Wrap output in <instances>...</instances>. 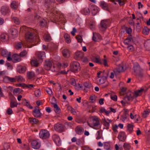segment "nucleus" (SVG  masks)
Returning <instances> with one entry per match:
<instances>
[{"label": "nucleus", "instance_id": "obj_35", "mask_svg": "<svg viewBox=\"0 0 150 150\" xmlns=\"http://www.w3.org/2000/svg\"><path fill=\"white\" fill-rule=\"evenodd\" d=\"M1 55L4 57H6L8 55V52L6 49H3L1 52Z\"/></svg>", "mask_w": 150, "mask_h": 150}, {"label": "nucleus", "instance_id": "obj_9", "mask_svg": "<svg viewBox=\"0 0 150 150\" xmlns=\"http://www.w3.org/2000/svg\"><path fill=\"white\" fill-rule=\"evenodd\" d=\"M92 125L94 127L97 126L100 124L98 118L97 117H93L92 119Z\"/></svg>", "mask_w": 150, "mask_h": 150}, {"label": "nucleus", "instance_id": "obj_51", "mask_svg": "<svg viewBox=\"0 0 150 150\" xmlns=\"http://www.w3.org/2000/svg\"><path fill=\"white\" fill-rule=\"evenodd\" d=\"M110 98L112 100L115 101H117V96L116 95H111Z\"/></svg>", "mask_w": 150, "mask_h": 150}, {"label": "nucleus", "instance_id": "obj_30", "mask_svg": "<svg viewBox=\"0 0 150 150\" xmlns=\"http://www.w3.org/2000/svg\"><path fill=\"white\" fill-rule=\"evenodd\" d=\"M54 110L56 113H59L60 112V109L57 104H54Z\"/></svg>", "mask_w": 150, "mask_h": 150}, {"label": "nucleus", "instance_id": "obj_62", "mask_svg": "<svg viewBox=\"0 0 150 150\" xmlns=\"http://www.w3.org/2000/svg\"><path fill=\"white\" fill-rule=\"evenodd\" d=\"M15 78H16V80L19 82V81H21L23 77L21 76H16Z\"/></svg>", "mask_w": 150, "mask_h": 150}, {"label": "nucleus", "instance_id": "obj_47", "mask_svg": "<svg viewBox=\"0 0 150 150\" xmlns=\"http://www.w3.org/2000/svg\"><path fill=\"white\" fill-rule=\"evenodd\" d=\"M84 85L85 87L86 88H89L91 86V84L88 82H85Z\"/></svg>", "mask_w": 150, "mask_h": 150}, {"label": "nucleus", "instance_id": "obj_38", "mask_svg": "<svg viewBox=\"0 0 150 150\" xmlns=\"http://www.w3.org/2000/svg\"><path fill=\"white\" fill-rule=\"evenodd\" d=\"M107 79L104 77H101L99 80V82L100 84H102L104 83L106 81Z\"/></svg>", "mask_w": 150, "mask_h": 150}, {"label": "nucleus", "instance_id": "obj_13", "mask_svg": "<svg viewBox=\"0 0 150 150\" xmlns=\"http://www.w3.org/2000/svg\"><path fill=\"white\" fill-rule=\"evenodd\" d=\"M100 6L103 9L108 11V5L103 1H102L100 3Z\"/></svg>", "mask_w": 150, "mask_h": 150}, {"label": "nucleus", "instance_id": "obj_37", "mask_svg": "<svg viewBox=\"0 0 150 150\" xmlns=\"http://www.w3.org/2000/svg\"><path fill=\"white\" fill-rule=\"evenodd\" d=\"M11 8L14 9H16L18 7V6L16 2L15 1H13L11 4Z\"/></svg>", "mask_w": 150, "mask_h": 150}, {"label": "nucleus", "instance_id": "obj_16", "mask_svg": "<svg viewBox=\"0 0 150 150\" xmlns=\"http://www.w3.org/2000/svg\"><path fill=\"white\" fill-rule=\"evenodd\" d=\"M55 2V0H45L44 5L47 8H50V5L51 3H54Z\"/></svg>", "mask_w": 150, "mask_h": 150}, {"label": "nucleus", "instance_id": "obj_64", "mask_svg": "<svg viewBox=\"0 0 150 150\" xmlns=\"http://www.w3.org/2000/svg\"><path fill=\"white\" fill-rule=\"evenodd\" d=\"M118 128V127L117 125H115V126L113 127L112 129L115 132V133L117 132V129Z\"/></svg>", "mask_w": 150, "mask_h": 150}, {"label": "nucleus", "instance_id": "obj_24", "mask_svg": "<svg viewBox=\"0 0 150 150\" xmlns=\"http://www.w3.org/2000/svg\"><path fill=\"white\" fill-rule=\"evenodd\" d=\"M28 120L29 122L32 125L36 124L38 122V120L35 118H29Z\"/></svg>", "mask_w": 150, "mask_h": 150}, {"label": "nucleus", "instance_id": "obj_53", "mask_svg": "<svg viewBox=\"0 0 150 150\" xmlns=\"http://www.w3.org/2000/svg\"><path fill=\"white\" fill-rule=\"evenodd\" d=\"M149 113V112L148 111H144L143 114H142V116L143 117L145 118L146 117L147 115H148Z\"/></svg>", "mask_w": 150, "mask_h": 150}, {"label": "nucleus", "instance_id": "obj_8", "mask_svg": "<svg viewBox=\"0 0 150 150\" xmlns=\"http://www.w3.org/2000/svg\"><path fill=\"white\" fill-rule=\"evenodd\" d=\"M133 93L131 92H129L127 94V95L124 98V99L125 100L128 101H132L133 99L134 98V95L132 96Z\"/></svg>", "mask_w": 150, "mask_h": 150}, {"label": "nucleus", "instance_id": "obj_41", "mask_svg": "<svg viewBox=\"0 0 150 150\" xmlns=\"http://www.w3.org/2000/svg\"><path fill=\"white\" fill-rule=\"evenodd\" d=\"M21 147L24 150H28L30 149L29 145L25 144H22Z\"/></svg>", "mask_w": 150, "mask_h": 150}, {"label": "nucleus", "instance_id": "obj_21", "mask_svg": "<svg viewBox=\"0 0 150 150\" xmlns=\"http://www.w3.org/2000/svg\"><path fill=\"white\" fill-rule=\"evenodd\" d=\"M52 139L55 142L59 143L60 142V138L59 137L57 134H54L52 136Z\"/></svg>", "mask_w": 150, "mask_h": 150}, {"label": "nucleus", "instance_id": "obj_27", "mask_svg": "<svg viewBox=\"0 0 150 150\" xmlns=\"http://www.w3.org/2000/svg\"><path fill=\"white\" fill-rule=\"evenodd\" d=\"M81 11L82 13L85 15H88L90 13L89 8H86L83 9Z\"/></svg>", "mask_w": 150, "mask_h": 150}, {"label": "nucleus", "instance_id": "obj_45", "mask_svg": "<svg viewBox=\"0 0 150 150\" xmlns=\"http://www.w3.org/2000/svg\"><path fill=\"white\" fill-rule=\"evenodd\" d=\"M134 71L140 70V66L137 63L135 64V65L134 66Z\"/></svg>", "mask_w": 150, "mask_h": 150}, {"label": "nucleus", "instance_id": "obj_43", "mask_svg": "<svg viewBox=\"0 0 150 150\" xmlns=\"http://www.w3.org/2000/svg\"><path fill=\"white\" fill-rule=\"evenodd\" d=\"M95 58V61H94V62H95L96 63H99L100 64H102L103 63L102 62H101L100 59L99 57L98 56L96 57Z\"/></svg>", "mask_w": 150, "mask_h": 150}, {"label": "nucleus", "instance_id": "obj_25", "mask_svg": "<svg viewBox=\"0 0 150 150\" xmlns=\"http://www.w3.org/2000/svg\"><path fill=\"white\" fill-rule=\"evenodd\" d=\"M99 34H98L96 33H93V36L92 37V39L95 42L98 41V40L99 39Z\"/></svg>", "mask_w": 150, "mask_h": 150}, {"label": "nucleus", "instance_id": "obj_18", "mask_svg": "<svg viewBox=\"0 0 150 150\" xmlns=\"http://www.w3.org/2000/svg\"><path fill=\"white\" fill-rule=\"evenodd\" d=\"M126 69L125 67L121 66L116 69V71L119 73L124 72Z\"/></svg>", "mask_w": 150, "mask_h": 150}, {"label": "nucleus", "instance_id": "obj_56", "mask_svg": "<svg viewBox=\"0 0 150 150\" xmlns=\"http://www.w3.org/2000/svg\"><path fill=\"white\" fill-rule=\"evenodd\" d=\"M98 135L96 139H99L101 138V132L98 131L97 132Z\"/></svg>", "mask_w": 150, "mask_h": 150}, {"label": "nucleus", "instance_id": "obj_58", "mask_svg": "<svg viewBox=\"0 0 150 150\" xmlns=\"http://www.w3.org/2000/svg\"><path fill=\"white\" fill-rule=\"evenodd\" d=\"M16 32L17 30L15 29L11 30H10V33H11V34L13 35H16Z\"/></svg>", "mask_w": 150, "mask_h": 150}, {"label": "nucleus", "instance_id": "obj_54", "mask_svg": "<svg viewBox=\"0 0 150 150\" xmlns=\"http://www.w3.org/2000/svg\"><path fill=\"white\" fill-rule=\"evenodd\" d=\"M76 38L78 42L81 43L82 41V38L81 36H78L76 37Z\"/></svg>", "mask_w": 150, "mask_h": 150}, {"label": "nucleus", "instance_id": "obj_63", "mask_svg": "<svg viewBox=\"0 0 150 150\" xmlns=\"http://www.w3.org/2000/svg\"><path fill=\"white\" fill-rule=\"evenodd\" d=\"M127 48L129 50L131 51H133L134 50V47L132 45H131L129 46H128Z\"/></svg>", "mask_w": 150, "mask_h": 150}, {"label": "nucleus", "instance_id": "obj_44", "mask_svg": "<svg viewBox=\"0 0 150 150\" xmlns=\"http://www.w3.org/2000/svg\"><path fill=\"white\" fill-rule=\"evenodd\" d=\"M31 64L32 65H33L34 66L37 67L38 65L37 61L35 60H33L31 61Z\"/></svg>", "mask_w": 150, "mask_h": 150}, {"label": "nucleus", "instance_id": "obj_10", "mask_svg": "<svg viewBox=\"0 0 150 150\" xmlns=\"http://www.w3.org/2000/svg\"><path fill=\"white\" fill-rule=\"evenodd\" d=\"M31 145L33 148L35 149H39L40 146V144L36 140H33L32 142Z\"/></svg>", "mask_w": 150, "mask_h": 150}, {"label": "nucleus", "instance_id": "obj_2", "mask_svg": "<svg viewBox=\"0 0 150 150\" xmlns=\"http://www.w3.org/2000/svg\"><path fill=\"white\" fill-rule=\"evenodd\" d=\"M71 70L74 73L77 72L80 70V65L77 62H74L70 64Z\"/></svg>", "mask_w": 150, "mask_h": 150}, {"label": "nucleus", "instance_id": "obj_29", "mask_svg": "<svg viewBox=\"0 0 150 150\" xmlns=\"http://www.w3.org/2000/svg\"><path fill=\"white\" fill-rule=\"evenodd\" d=\"M149 29L146 27H145L142 30L143 34L144 35H147L149 31Z\"/></svg>", "mask_w": 150, "mask_h": 150}, {"label": "nucleus", "instance_id": "obj_48", "mask_svg": "<svg viewBox=\"0 0 150 150\" xmlns=\"http://www.w3.org/2000/svg\"><path fill=\"white\" fill-rule=\"evenodd\" d=\"M13 20L16 24L18 25L19 24V21L17 17H14L13 18Z\"/></svg>", "mask_w": 150, "mask_h": 150}, {"label": "nucleus", "instance_id": "obj_3", "mask_svg": "<svg viewBox=\"0 0 150 150\" xmlns=\"http://www.w3.org/2000/svg\"><path fill=\"white\" fill-rule=\"evenodd\" d=\"M39 136L42 139H46L49 138L50 136L49 132L46 129H42L40 132Z\"/></svg>", "mask_w": 150, "mask_h": 150}, {"label": "nucleus", "instance_id": "obj_57", "mask_svg": "<svg viewBox=\"0 0 150 150\" xmlns=\"http://www.w3.org/2000/svg\"><path fill=\"white\" fill-rule=\"evenodd\" d=\"M27 54V52L25 50H23V51L21 52L20 53V57H24Z\"/></svg>", "mask_w": 150, "mask_h": 150}, {"label": "nucleus", "instance_id": "obj_5", "mask_svg": "<svg viewBox=\"0 0 150 150\" xmlns=\"http://www.w3.org/2000/svg\"><path fill=\"white\" fill-rule=\"evenodd\" d=\"M52 61L50 59L45 60L44 64L45 69L47 70H50L52 67Z\"/></svg>", "mask_w": 150, "mask_h": 150}, {"label": "nucleus", "instance_id": "obj_34", "mask_svg": "<svg viewBox=\"0 0 150 150\" xmlns=\"http://www.w3.org/2000/svg\"><path fill=\"white\" fill-rule=\"evenodd\" d=\"M17 105V103L14 101L11 100L10 101V107L11 108H13L14 107H16Z\"/></svg>", "mask_w": 150, "mask_h": 150}, {"label": "nucleus", "instance_id": "obj_17", "mask_svg": "<svg viewBox=\"0 0 150 150\" xmlns=\"http://www.w3.org/2000/svg\"><path fill=\"white\" fill-rule=\"evenodd\" d=\"M84 131L82 127L77 126L75 128V131L76 134H81Z\"/></svg>", "mask_w": 150, "mask_h": 150}, {"label": "nucleus", "instance_id": "obj_36", "mask_svg": "<svg viewBox=\"0 0 150 150\" xmlns=\"http://www.w3.org/2000/svg\"><path fill=\"white\" fill-rule=\"evenodd\" d=\"M39 23L40 25L42 27L45 26L46 23L45 20L43 19H41L39 21Z\"/></svg>", "mask_w": 150, "mask_h": 150}, {"label": "nucleus", "instance_id": "obj_46", "mask_svg": "<svg viewBox=\"0 0 150 150\" xmlns=\"http://www.w3.org/2000/svg\"><path fill=\"white\" fill-rule=\"evenodd\" d=\"M23 44L21 42H19L17 43L16 46V48L17 49H19L22 47Z\"/></svg>", "mask_w": 150, "mask_h": 150}, {"label": "nucleus", "instance_id": "obj_61", "mask_svg": "<svg viewBox=\"0 0 150 150\" xmlns=\"http://www.w3.org/2000/svg\"><path fill=\"white\" fill-rule=\"evenodd\" d=\"M46 91L48 94L49 95L52 94V91L50 88H47L46 89Z\"/></svg>", "mask_w": 150, "mask_h": 150}, {"label": "nucleus", "instance_id": "obj_22", "mask_svg": "<svg viewBox=\"0 0 150 150\" xmlns=\"http://www.w3.org/2000/svg\"><path fill=\"white\" fill-rule=\"evenodd\" d=\"M63 56L65 57H68L69 56V51L67 49H64L62 51Z\"/></svg>", "mask_w": 150, "mask_h": 150}, {"label": "nucleus", "instance_id": "obj_4", "mask_svg": "<svg viewBox=\"0 0 150 150\" xmlns=\"http://www.w3.org/2000/svg\"><path fill=\"white\" fill-rule=\"evenodd\" d=\"M54 128L56 131L60 133L64 131V125L61 123H57L55 124Z\"/></svg>", "mask_w": 150, "mask_h": 150}, {"label": "nucleus", "instance_id": "obj_33", "mask_svg": "<svg viewBox=\"0 0 150 150\" xmlns=\"http://www.w3.org/2000/svg\"><path fill=\"white\" fill-rule=\"evenodd\" d=\"M55 14V18L57 19V20H55L56 21L59 20V19H60L63 16V15L61 14H60V13H59L58 11H56Z\"/></svg>", "mask_w": 150, "mask_h": 150}, {"label": "nucleus", "instance_id": "obj_7", "mask_svg": "<svg viewBox=\"0 0 150 150\" xmlns=\"http://www.w3.org/2000/svg\"><path fill=\"white\" fill-rule=\"evenodd\" d=\"M33 115L36 117H40L41 116V114L38 107H35L33 111Z\"/></svg>", "mask_w": 150, "mask_h": 150}, {"label": "nucleus", "instance_id": "obj_19", "mask_svg": "<svg viewBox=\"0 0 150 150\" xmlns=\"http://www.w3.org/2000/svg\"><path fill=\"white\" fill-rule=\"evenodd\" d=\"M90 8L91 10L92 14L95 15L98 12L97 8L95 6H91L90 7Z\"/></svg>", "mask_w": 150, "mask_h": 150}, {"label": "nucleus", "instance_id": "obj_32", "mask_svg": "<svg viewBox=\"0 0 150 150\" xmlns=\"http://www.w3.org/2000/svg\"><path fill=\"white\" fill-rule=\"evenodd\" d=\"M133 127V125L131 124H128L127 125V130L130 133H131L132 132Z\"/></svg>", "mask_w": 150, "mask_h": 150}, {"label": "nucleus", "instance_id": "obj_26", "mask_svg": "<svg viewBox=\"0 0 150 150\" xmlns=\"http://www.w3.org/2000/svg\"><path fill=\"white\" fill-rule=\"evenodd\" d=\"M8 80L11 82H14L16 81V78H15V77L14 78H11L8 76H6L4 79V80Z\"/></svg>", "mask_w": 150, "mask_h": 150}, {"label": "nucleus", "instance_id": "obj_12", "mask_svg": "<svg viewBox=\"0 0 150 150\" xmlns=\"http://www.w3.org/2000/svg\"><path fill=\"white\" fill-rule=\"evenodd\" d=\"M118 138L121 141L124 142L126 139L125 133L123 132H120L118 134Z\"/></svg>", "mask_w": 150, "mask_h": 150}, {"label": "nucleus", "instance_id": "obj_20", "mask_svg": "<svg viewBox=\"0 0 150 150\" xmlns=\"http://www.w3.org/2000/svg\"><path fill=\"white\" fill-rule=\"evenodd\" d=\"M134 72H135L136 76L138 79L141 78L143 77L144 74L140 70H138Z\"/></svg>", "mask_w": 150, "mask_h": 150}, {"label": "nucleus", "instance_id": "obj_40", "mask_svg": "<svg viewBox=\"0 0 150 150\" xmlns=\"http://www.w3.org/2000/svg\"><path fill=\"white\" fill-rule=\"evenodd\" d=\"M45 54L44 52H39L38 54V57L41 59H43L44 57H45Z\"/></svg>", "mask_w": 150, "mask_h": 150}, {"label": "nucleus", "instance_id": "obj_1", "mask_svg": "<svg viewBox=\"0 0 150 150\" xmlns=\"http://www.w3.org/2000/svg\"><path fill=\"white\" fill-rule=\"evenodd\" d=\"M25 38L28 42H32L34 41L35 39H37V41L39 40L37 36H35L33 30H30V31L27 32L25 34Z\"/></svg>", "mask_w": 150, "mask_h": 150}, {"label": "nucleus", "instance_id": "obj_49", "mask_svg": "<svg viewBox=\"0 0 150 150\" xmlns=\"http://www.w3.org/2000/svg\"><path fill=\"white\" fill-rule=\"evenodd\" d=\"M103 123L104 125L106 127H108H108L110 125L109 122H108L106 121L105 119H104L103 120Z\"/></svg>", "mask_w": 150, "mask_h": 150}, {"label": "nucleus", "instance_id": "obj_50", "mask_svg": "<svg viewBox=\"0 0 150 150\" xmlns=\"http://www.w3.org/2000/svg\"><path fill=\"white\" fill-rule=\"evenodd\" d=\"M110 145L108 143L105 142L104 143V148L106 150H108L110 149Z\"/></svg>", "mask_w": 150, "mask_h": 150}, {"label": "nucleus", "instance_id": "obj_31", "mask_svg": "<svg viewBox=\"0 0 150 150\" xmlns=\"http://www.w3.org/2000/svg\"><path fill=\"white\" fill-rule=\"evenodd\" d=\"M27 77L28 79H31L34 76V74L33 72H28L27 74Z\"/></svg>", "mask_w": 150, "mask_h": 150}, {"label": "nucleus", "instance_id": "obj_39", "mask_svg": "<svg viewBox=\"0 0 150 150\" xmlns=\"http://www.w3.org/2000/svg\"><path fill=\"white\" fill-rule=\"evenodd\" d=\"M123 146L124 149L125 150L129 149L131 147L130 146L129 144L126 143H125L124 144Z\"/></svg>", "mask_w": 150, "mask_h": 150}, {"label": "nucleus", "instance_id": "obj_42", "mask_svg": "<svg viewBox=\"0 0 150 150\" xmlns=\"http://www.w3.org/2000/svg\"><path fill=\"white\" fill-rule=\"evenodd\" d=\"M34 94L36 97H39L40 96L41 92L39 89H38L35 91Z\"/></svg>", "mask_w": 150, "mask_h": 150}, {"label": "nucleus", "instance_id": "obj_6", "mask_svg": "<svg viewBox=\"0 0 150 150\" xmlns=\"http://www.w3.org/2000/svg\"><path fill=\"white\" fill-rule=\"evenodd\" d=\"M108 24V22L107 20H102L100 23V26L99 27L100 30L102 31L105 30L107 27V25Z\"/></svg>", "mask_w": 150, "mask_h": 150}, {"label": "nucleus", "instance_id": "obj_59", "mask_svg": "<svg viewBox=\"0 0 150 150\" xmlns=\"http://www.w3.org/2000/svg\"><path fill=\"white\" fill-rule=\"evenodd\" d=\"M132 40L126 38L125 40L124 41V43L125 44L128 45L129 44V42L131 41Z\"/></svg>", "mask_w": 150, "mask_h": 150}, {"label": "nucleus", "instance_id": "obj_60", "mask_svg": "<svg viewBox=\"0 0 150 150\" xmlns=\"http://www.w3.org/2000/svg\"><path fill=\"white\" fill-rule=\"evenodd\" d=\"M7 113L8 115H11L13 113V111L11 108H8L7 110Z\"/></svg>", "mask_w": 150, "mask_h": 150}, {"label": "nucleus", "instance_id": "obj_11", "mask_svg": "<svg viewBox=\"0 0 150 150\" xmlns=\"http://www.w3.org/2000/svg\"><path fill=\"white\" fill-rule=\"evenodd\" d=\"M83 56V53L80 51H77L75 54V59L77 60L81 59Z\"/></svg>", "mask_w": 150, "mask_h": 150}, {"label": "nucleus", "instance_id": "obj_23", "mask_svg": "<svg viewBox=\"0 0 150 150\" xmlns=\"http://www.w3.org/2000/svg\"><path fill=\"white\" fill-rule=\"evenodd\" d=\"M22 104L24 105H25L28 108L30 109H32L33 108V106L30 105L29 102H27L26 99H24L22 102Z\"/></svg>", "mask_w": 150, "mask_h": 150}, {"label": "nucleus", "instance_id": "obj_15", "mask_svg": "<svg viewBox=\"0 0 150 150\" xmlns=\"http://www.w3.org/2000/svg\"><path fill=\"white\" fill-rule=\"evenodd\" d=\"M17 71L20 73H23L26 71V68L25 67L21 66H18L17 68Z\"/></svg>", "mask_w": 150, "mask_h": 150}, {"label": "nucleus", "instance_id": "obj_55", "mask_svg": "<svg viewBox=\"0 0 150 150\" xmlns=\"http://www.w3.org/2000/svg\"><path fill=\"white\" fill-rule=\"evenodd\" d=\"M70 109H71V112L74 115H75L76 114V112L75 110L72 108L71 107H69V110Z\"/></svg>", "mask_w": 150, "mask_h": 150}, {"label": "nucleus", "instance_id": "obj_14", "mask_svg": "<svg viewBox=\"0 0 150 150\" xmlns=\"http://www.w3.org/2000/svg\"><path fill=\"white\" fill-rule=\"evenodd\" d=\"M13 61V62H17L21 60V58L18 54H14L12 56Z\"/></svg>", "mask_w": 150, "mask_h": 150}, {"label": "nucleus", "instance_id": "obj_28", "mask_svg": "<svg viewBox=\"0 0 150 150\" xmlns=\"http://www.w3.org/2000/svg\"><path fill=\"white\" fill-rule=\"evenodd\" d=\"M1 11L3 15H5L8 12V8L6 7L2 6L1 8Z\"/></svg>", "mask_w": 150, "mask_h": 150}, {"label": "nucleus", "instance_id": "obj_52", "mask_svg": "<svg viewBox=\"0 0 150 150\" xmlns=\"http://www.w3.org/2000/svg\"><path fill=\"white\" fill-rule=\"evenodd\" d=\"M95 95H92L90 97L89 99L91 103H93L95 101Z\"/></svg>", "mask_w": 150, "mask_h": 150}]
</instances>
